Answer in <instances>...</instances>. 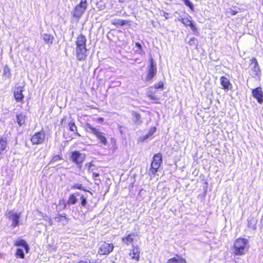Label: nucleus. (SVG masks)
<instances>
[{
	"mask_svg": "<svg viewBox=\"0 0 263 263\" xmlns=\"http://www.w3.org/2000/svg\"><path fill=\"white\" fill-rule=\"evenodd\" d=\"M250 247L247 238L239 237L235 239L232 246L233 253L235 256H242L248 251Z\"/></svg>",
	"mask_w": 263,
	"mask_h": 263,
	"instance_id": "1",
	"label": "nucleus"
},
{
	"mask_svg": "<svg viewBox=\"0 0 263 263\" xmlns=\"http://www.w3.org/2000/svg\"><path fill=\"white\" fill-rule=\"evenodd\" d=\"M85 126L91 130V133L95 136L100 144L105 146L108 144L107 139L105 136V133L100 132L88 123H86Z\"/></svg>",
	"mask_w": 263,
	"mask_h": 263,
	"instance_id": "2",
	"label": "nucleus"
},
{
	"mask_svg": "<svg viewBox=\"0 0 263 263\" xmlns=\"http://www.w3.org/2000/svg\"><path fill=\"white\" fill-rule=\"evenodd\" d=\"M152 88L163 90L164 89V83L162 81H160L158 83L155 84L153 86L149 87V89ZM146 96L150 100L153 101V103L159 104L160 103V98L156 95L155 91L149 89L148 91Z\"/></svg>",
	"mask_w": 263,
	"mask_h": 263,
	"instance_id": "3",
	"label": "nucleus"
},
{
	"mask_svg": "<svg viewBox=\"0 0 263 263\" xmlns=\"http://www.w3.org/2000/svg\"><path fill=\"white\" fill-rule=\"evenodd\" d=\"M157 73V69L156 63L154 59L151 58L149 59V66L147 69L144 81L146 82H152L153 79L156 76Z\"/></svg>",
	"mask_w": 263,
	"mask_h": 263,
	"instance_id": "4",
	"label": "nucleus"
},
{
	"mask_svg": "<svg viewBox=\"0 0 263 263\" xmlns=\"http://www.w3.org/2000/svg\"><path fill=\"white\" fill-rule=\"evenodd\" d=\"M87 6V0H81L73 8L72 15L73 17L79 21L82 16Z\"/></svg>",
	"mask_w": 263,
	"mask_h": 263,
	"instance_id": "5",
	"label": "nucleus"
},
{
	"mask_svg": "<svg viewBox=\"0 0 263 263\" xmlns=\"http://www.w3.org/2000/svg\"><path fill=\"white\" fill-rule=\"evenodd\" d=\"M46 140V133L43 129L34 133L30 138V140L32 145L42 144L45 142Z\"/></svg>",
	"mask_w": 263,
	"mask_h": 263,
	"instance_id": "6",
	"label": "nucleus"
},
{
	"mask_svg": "<svg viewBox=\"0 0 263 263\" xmlns=\"http://www.w3.org/2000/svg\"><path fill=\"white\" fill-rule=\"evenodd\" d=\"M69 157L72 162L76 164L79 168L81 169L85 160V154L81 153L78 151H74L70 153Z\"/></svg>",
	"mask_w": 263,
	"mask_h": 263,
	"instance_id": "7",
	"label": "nucleus"
},
{
	"mask_svg": "<svg viewBox=\"0 0 263 263\" xmlns=\"http://www.w3.org/2000/svg\"><path fill=\"white\" fill-rule=\"evenodd\" d=\"M162 162V157L161 153H159L154 155L151 163L149 171L154 175L158 171Z\"/></svg>",
	"mask_w": 263,
	"mask_h": 263,
	"instance_id": "8",
	"label": "nucleus"
},
{
	"mask_svg": "<svg viewBox=\"0 0 263 263\" xmlns=\"http://www.w3.org/2000/svg\"><path fill=\"white\" fill-rule=\"evenodd\" d=\"M250 65L252 67L251 68L250 74L252 77H259L260 76V69L257 59L253 58L251 59Z\"/></svg>",
	"mask_w": 263,
	"mask_h": 263,
	"instance_id": "9",
	"label": "nucleus"
},
{
	"mask_svg": "<svg viewBox=\"0 0 263 263\" xmlns=\"http://www.w3.org/2000/svg\"><path fill=\"white\" fill-rule=\"evenodd\" d=\"M24 91V86H15L14 88L13 95L17 102L23 103L24 96L23 93Z\"/></svg>",
	"mask_w": 263,
	"mask_h": 263,
	"instance_id": "10",
	"label": "nucleus"
},
{
	"mask_svg": "<svg viewBox=\"0 0 263 263\" xmlns=\"http://www.w3.org/2000/svg\"><path fill=\"white\" fill-rule=\"evenodd\" d=\"M179 21H180L184 25L185 27H189L194 32V33H197L198 29L196 24L191 19V17H182L179 19Z\"/></svg>",
	"mask_w": 263,
	"mask_h": 263,
	"instance_id": "11",
	"label": "nucleus"
},
{
	"mask_svg": "<svg viewBox=\"0 0 263 263\" xmlns=\"http://www.w3.org/2000/svg\"><path fill=\"white\" fill-rule=\"evenodd\" d=\"M139 238L138 234L135 233H131L121 238L122 241L126 246L133 245L137 241Z\"/></svg>",
	"mask_w": 263,
	"mask_h": 263,
	"instance_id": "12",
	"label": "nucleus"
},
{
	"mask_svg": "<svg viewBox=\"0 0 263 263\" xmlns=\"http://www.w3.org/2000/svg\"><path fill=\"white\" fill-rule=\"evenodd\" d=\"M114 248L112 243L103 242L99 247L98 253L100 255H107L112 251Z\"/></svg>",
	"mask_w": 263,
	"mask_h": 263,
	"instance_id": "13",
	"label": "nucleus"
},
{
	"mask_svg": "<svg viewBox=\"0 0 263 263\" xmlns=\"http://www.w3.org/2000/svg\"><path fill=\"white\" fill-rule=\"evenodd\" d=\"M140 249L138 246H132L131 249L129 250V256L130 257L132 260H134L136 261L140 260Z\"/></svg>",
	"mask_w": 263,
	"mask_h": 263,
	"instance_id": "14",
	"label": "nucleus"
},
{
	"mask_svg": "<svg viewBox=\"0 0 263 263\" xmlns=\"http://www.w3.org/2000/svg\"><path fill=\"white\" fill-rule=\"evenodd\" d=\"M252 95L259 104L263 103V91L260 87H258L252 90Z\"/></svg>",
	"mask_w": 263,
	"mask_h": 263,
	"instance_id": "15",
	"label": "nucleus"
},
{
	"mask_svg": "<svg viewBox=\"0 0 263 263\" xmlns=\"http://www.w3.org/2000/svg\"><path fill=\"white\" fill-rule=\"evenodd\" d=\"M87 48H76V56L79 61H85L87 58Z\"/></svg>",
	"mask_w": 263,
	"mask_h": 263,
	"instance_id": "16",
	"label": "nucleus"
},
{
	"mask_svg": "<svg viewBox=\"0 0 263 263\" xmlns=\"http://www.w3.org/2000/svg\"><path fill=\"white\" fill-rule=\"evenodd\" d=\"M87 39L85 35L81 33L76 37V48H86Z\"/></svg>",
	"mask_w": 263,
	"mask_h": 263,
	"instance_id": "17",
	"label": "nucleus"
},
{
	"mask_svg": "<svg viewBox=\"0 0 263 263\" xmlns=\"http://www.w3.org/2000/svg\"><path fill=\"white\" fill-rule=\"evenodd\" d=\"M9 214V218L12 221L11 226L13 228H15L19 224V219L21 217V213H12L11 211H10Z\"/></svg>",
	"mask_w": 263,
	"mask_h": 263,
	"instance_id": "18",
	"label": "nucleus"
},
{
	"mask_svg": "<svg viewBox=\"0 0 263 263\" xmlns=\"http://www.w3.org/2000/svg\"><path fill=\"white\" fill-rule=\"evenodd\" d=\"M220 83L222 88L225 90H228L232 88V84L229 80L224 76H221L220 78Z\"/></svg>",
	"mask_w": 263,
	"mask_h": 263,
	"instance_id": "19",
	"label": "nucleus"
},
{
	"mask_svg": "<svg viewBox=\"0 0 263 263\" xmlns=\"http://www.w3.org/2000/svg\"><path fill=\"white\" fill-rule=\"evenodd\" d=\"M56 222L61 223L63 225H65L69 221V218L67 217L65 213L62 214H57L54 217Z\"/></svg>",
	"mask_w": 263,
	"mask_h": 263,
	"instance_id": "20",
	"label": "nucleus"
},
{
	"mask_svg": "<svg viewBox=\"0 0 263 263\" xmlns=\"http://www.w3.org/2000/svg\"><path fill=\"white\" fill-rule=\"evenodd\" d=\"M166 263H187V261L184 258L176 254L175 256L168 259Z\"/></svg>",
	"mask_w": 263,
	"mask_h": 263,
	"instance_id": "21",
	"label": "nucleus"
},
{
	"mask_svg": "<svg viewBox=\"0 0 263 263\" xmlns=\"http://www.w3.org/2000/svg\"><path fill=\"white\" fill-rule=\"evenodd\" d=\"M111 24L116 27L123 26L127 25L130 26L131 25V22L126 20H115L111 22Z\"/></svg>",
	"mask_w": 263,
	"mask_h": 263,
	"instance_id": "22",
	"label": "nucleus"
},
{
	"mask_svg": "<svg viewBox=\"0 0 263 263\" xmlns=\"http://www.w3.org/2000/svg\"><path fill=\"white\" fill-rule=\"evenodd\" d=\"M14 246L19 247L22 246L24 247L25 253H28L29 251V247L27 243V242L23 239H17L14 242Z\"/></svg>",
	"mask_w": 263,
	"mask_h": 263,
	"instance_id": "23",
	"label": "nucleus"
},
{
	"mask_svg": "<svg viewBox=\"0 0 263 263\" xmlns=\"http://www.w3.org/2000/svg\"><path fill=\"white\" fill-rule=\"evenodd\" d=\"M7 143V138L0 136V155L6 149Z\"/></svg>",
	"mask_w": 263,
	"mask_h": 263,
	"instance_id": "24",
	"label": "nucleus"
},
{
	"mask_svg": "<svg viewBox=\"0 0 263 263\" xmlns=\"http://www.w3.org/2000/svg\"><path fill=\"white\" fill-rule=\"evenodd\" d=\"M156 129H157V128L155 126L152 127L149 129L148 133L147 135H146L145 136H143L140 138V141L141 142H143V141L147 139V138L152 137L153 135V134L156 132Z\"/></svg>",
	"mask_w": 263,
	"mask_h": 263,
	"instance_id": "25",
	"label": "nucleus"
},
{
	"mask_svg": "<svg viewBox=\"0 0 263 263\" xmlns=\"http://www.w3.org/2000/svg\"><path fill=\"white\" fill-rule=\"evenodd\" d=\"M132 115L133 117V120L135 124H140L142 123L141 115L140 114L136 111H133L132 112Z\"/></svg>",
	"mask_w": 263,
	"mask_h": 263,
	"instance_id": "26",
	"label": "nucleus"
},
{
	"mask_svg": "<svg viewBox=\"0 0 263 263\" xmlns=\"http://www.w3.org/2000/svg\"><path fill=\"white\" fill-rule=\"evenodd\" d=\"M26 116L23 114H20L16 115V121L20 126H22L25 123Z\"/></svg>",
	"mask_w": 263,
	"mask_h": 263,
	"instance_id": "27",
	"label": "nucleus"
},
{
	"mask_svg": "<svg viewBox=\"0 0 263 263\" xmlns=\"http://www.w3.org/2000/svg\"><path fill=\"white\" fill-rule=\"evenodd\" d=\"M69 129L70 131L73 132L74 134L79 137H80V134L77 132V127L76 125L73 121H71L68 123Z\"/></svg>",
	"mask_w": 263,
	"mask_h": 263,
	"instance_id": "28",
	"label": "nucleus"
},
{
	"mask_svg": "<svg viewBox=\"0 0 263 263\" xmlns=\"http://www.w3.org/2000/svg\"><path fill=\"white\" fill-rule=\"evenodd\" d=\"M54 37L52 35L45 33L43 35V40L46 44H52Z\"/></svg>",
	"mask_w": 263,
	"mask_h": 263,
	"instance_id": "29",
	"label": "nucleus"
},
{
	"mask_svg": "<svg viewBox=\"0 0 263 263\" xmlns=\"http://www.w3.org/2000/svg\"><path fill=\"white\" fill-rule=\"evenodd\" d=\"M77 200L75 194L72 193L69 195L67 203L68 205H73L77 203Z\"/></svg>",
	"mask_w": 263,
	"mask_h": 263,
	"instance_id": "30",
	"label": "nucleus"
},
{
	"mask_svg": "<svg viewBox=\"0 0 263 263\" xmlns=\"http://www.w3.org/2000/svg\"><path fill=\"white\" fill-rule=\"evenodd\" d=\"M15 256L17 258L24 259L25 258V254L23 250L20 248H17L15 253Z\"/></svg>",
	"mask_w": 263,
	"mask_h": 263,
	"instance_id": "31",
	"label": "nucleus"
},
{
	"mask_svg": "<svg viewBox=\"0 0 263 263\" xmlns=\"http://www.w3.org/2000/svg\"><path fill=\"white\" fill-rule=\"evenodd\" d=\"M71 189L72 190L78 189V190L84 191L85 192L87 191L86 190V189L85 188V187L83 185V184H80V183L74 184L73 185L71 186Z\"/></svg>",
	"mask_w": 263,
	"mask_h": 263,
	"instance_id": "32",
	"label": "nucleus"
},
{
	"mask_svg": "<svg viewBox=\"0 0 263 263\" xmlns=\"http://www.w3.org/2000/svg\"><path fill=\"white\" fill-rule=\"evenodd\" d=\"M62 159V156L61 155H55L52 157V158L50 159V163H53L55 161H59V160H60Z\"/></svg>",
	"mask_w": 263,
	"mask_h": 263,
	"instance_id": "33",
	"label": "nucleus"
},
{
	"mask_svg": "<svg viewBox=\"0 0 263 263\" xmlns=\"http://www.w3.org/2000/svg\"><path fill=\"white\" fill-rule=\"evenodd\" d=\"M4 75L7 77H9L10 76V69L7 65L4 67Z\"/></svg>",
	"mask_w": 263,
	"mask_h": 263,
	"instance_id": "34",
	"label": "nucleus"
},
{
	"mask_svg": "<svg viewBox=\"0 0 263 263\" xmlns=\"http://www.w3.org/2000/svg\"><path fill=\"white\" fill-rule=\"evenodd\" d=\"M81 205L83 207H85L87 204L86 198L84 195H81L80 197Z\"/></svg>",
	"mask_w": 263,
	"mask_h": 263,
	"instance_id": "35",
	"label": "nucleus"
},
{
	"mask_svg": "<svg viewBox=\"0 0 263 263\" xmlns=\"http://www.w3.org/2000/svg\"><path fill=\"white\" fill-rule=\"evenodd\" d=\"M182 1L186 6H187L192 10H193L194 5L189 0H182Z\"/></svg>",
	"mask_w": 263,
	"mask_h": 263,
	"instance_id": "36",
	"label": "nucleus"
},
{
	"mask_svg": "<svg viewBox=\"0 0 263 263\" xmlns=\"http://www.w3.org/2000/svg\"><path fill=\"white\" fill-rule=\"evenodd\" d=\"M234 9H231L229 11V13L231 14V15H235L238 13V11L236 9V7H234Z\"/></svg>",
	"mask_w": 263,
	"mask_h": 263,
	"instance_id": "37",
	"label": "nucleus"
},
{
	"mask_svg": "<svg viewBox=\"0 0 263 263\" xmlns=\"http://www.w3.org/2000/svg\"><path fill=\"white\" fill-rule=\"evenodd\" d=\"M196 41L195 37L191 38L189 41V44L190 45H195V41Z\"/></svg>",
	"mask_w": 263,
	"mask_h": 263,
	"instance_id": "38",
	"label": "nucleus"
},
{
	"mask_svg": "<svg viewBox=\"0 0 263 263\" xmlns=\"http://www.w3.org/2000/svg\"><path fill=\"white\" fill-rule=\"evenodd\" d=\"M110 141H111V144L112 145V146L114 148H116L117 147V145H116V139L114 138H110Z\"/></svg>",
	"mask_w": 263,
	"mask_h": 263,
	"instance_id": "39",
	"label": "nucleus"
},
{
	"mask_svg": "<svg viewBox=\"0 0 263 263\" xmlns=\"http://www.w3.org/2000/svg\"><path fill=\"white\" fill-rule=\"evenodd\" d=\"M135 46L138 48V50H142V46L139 43L136 42Z\"/></svg>",
	"mask_w": 263,
	"mask_h": 263,
	"instance_id": "40",
	"label": "nucleus"
},
{
	"mask_svg": "<svg viewBox=\"0 0 263 263\" xmlns=\"http://www.w3.org/2000/svg\"><path fill=\"white\" fill-rule=\"evenodd\" d=\"M66 119L67 117L66 116L63 117L60 121V124L61 125H63L64 123L65 122V121H66Z\"/></svg>",
	"mask_w": 263,
	"mask_h": 263,
	"instance_id": "41",
	"label": "nucleus"
},
{
	"mask_svg": "<svg viewBox=\"0 0 263 263\" xmlns=\"http://www.w3.org/2000/svg\"><path fill=\"white\" fill-rule=\"evenodd\" d=\"M97 121L99 123H103L104 122V119L102 117H99L97 119Z\"/></svg>",
	"mask_w": 263,
	"mask_h": 263,
	"instance_id": "42",
	"label": "nucleus"
},
{
	"mask_svg": "<svg viewBox=\"0 0 263 263\" xmlns=\"http://www.w3.org/2000/svg\"><path fill=\"white\" fill-rule=\"evenodd\" d=\"M99 174L98 173H93L92 175V177L93 179H95L96 178L99 176Z\"/></svg>",
	"mask_w": 263,
	"mask_h": 263,
	"instance_id": "43",
	"label": "nucleus"
},
{
	"mask_svg": "<svg viewBox=\"0 0 263 263\" xmlns=\"http://www.w3.org/2000/svg\"><path fill=\"white\" fill-rule=\"evenodd\" d=\"M169 14L165 11L163 12V16L165 17V19H167L168 18Z\"/></svg>",
	"mask_w": 263,
	"mask_h": 263,
	"instance_id": "44",
	"label": "nucleus"
},
{
	"mask_svg": "<svg viewBox=\"0 0 263 263\" xmlns=\"http://www.w3.org/2000/svg\"><path fill=\"white\" fill-rule=\"evenodd\" d=\"M62 202L64 204V208H65L66 206V204L65 203L64 200L63 199L60 200L59 201L60 204Z\"/></svg>",
	"mask_w": 263,
	"mask_h": 263,
	"instance_id": "45",
	"label": "nucleus"
},
{
	"mask_svg": "<svg viewBox=\"0 0 263 263\" xmlns=\"http://www.w3.org/2000/svg\"><path fill=\"white\" fill-rule=\"evenodd\" d=\"M127 0H119V2L120 3H124Z\"/></svg>",
	"mask_w": 263,
	"mask_h": 263,
	"instance_id": "46",
	"label": "nucleus"
},
{
	"mask_svg": "<svg viewBox=\"0 0 263 263\" xmlns=\"http://www.w3.org/2000/svg\"><path fill=\"white\" fill-rule=\"evenodd\" d=\"M87 165H88V167H90L91 166H92V164H91V163H88L87 164Z\"/></svg>",
	"mask_w": 263,
	"mask_h": 263,
	"instance_id": "47",
	"label": "nucleus"
},
{
	"mask_svg": "<svg viewBox=\"0 0 263 263\" xmlns=\"http://www.w3.org/2000/svg\"><path fill=\"white\" fill-rule=\"evenodd\" d=\"M90 263H100V262H90Z\"/></svg>",
	"mask_w": 263,
	"mask_h": 263,
	"instance_id": "48",
	"label": "nucleus"
},
{
	"mask_svg": "<svg viewBox=\"0 0 263 263\" xmlns=\"http://www.w3.org/2000/svg\"><path fill=\"white\" fill-rule=\"evenodd\" d=\"M262 2H263V0H262Z\"/></svg>",
	"mask_w": 263,
	"mask_h": 263,
	"instance_id": "49",
	"label": "nucleus"
}]
</instances>
